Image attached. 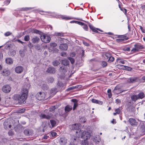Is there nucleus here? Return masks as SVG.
Instances as JSON below:
<instances>
[{
    "label": "nucleus",
    "mask_w": 145,
    "mask_h": 145,
    "mask_svg": "<svg viewBox=\"0 0 145 145\" xmlns=\"http://www.w3.org/2000/svg\"><path fill=\"white\" fill-rule=\"evenodd\" d=\"M30 86V84H27L26 86V88L25 86L23 87L22 89V94H15L13 97L14 99L17 101L20 104L24 103L27 98L28 89Z\"/></svg>",
    "instance_id": "1"
},
{
    "label": "nucleus",
    "mask_w": 145,
    "mask_h": 145,
    "mask_svg": "<svg viewBox=\"0 0 145 145\" xmlns=\"http://www.w3.org/2000/svg\"><path fill=\"white\" fill-rule=\"evenodd\" d=\"M80 133V135H78V136H77L78 134V132H76V136L78 137V136L81 137L83 139H85L84 140H82L81 142V145H88V142L87 141V140L89 139L90 137V134L89 132L86 131H84L83 130H80L79 131Z\"/></svg>",
    "instance_id": "2"
},
{
    "label": "nucleus",
    "mask_w": 145,
    "mask_h": 145,
    "mask_svg": "<svg viewBox=\"0 0 145 145\" xmlns=\"http://www.w3.org/2000/svg\"><path fill=\"white\" fill-rule=\"evenodd\" d=\"M144 45L140 43H136L134 45L133 48L131 50V52L132 53H134L141 51L144 49Z\"/></svg>",
    "instance_id": "3"
},
{
    "label": "nucleus",
    "mask_w": 145,
    "mask_h": 145,
    "mask_svg": "<svg viewBox=\"0 0 145 145\" xmlns=\"http://www.w3.org/2000/svg\"><path fill=\"white\" fill-rule=\"evenodd\" d=\"M80 136L78 137L75 135L71 136V142L69 145H77V142L79 140Z\"/></svg>",
    "instance_id": "4"
},
{
    "label": "nucleus",
    "mask_w": 145,
    "mask_h": 145,
    "mask_svg": "<svg viewBox=\"0 0 145 145\" xmlns=\"http://www.w3.org/2000/svg\"><path fill=\"white\" fill-rule=\"evenodd\" d=\"M40 39L42 42L45 43H49L51 40L49 36L44 35L41 36Z\"/></svg>",
    "instance_id": "5"
},
{
    "label": "nucleus",
    "mask_w": 145,
    "mask_h": 145,
    "mask_svg": "<svg viewBox=\"0 0 145 145\" xmlns=\"http://www.w3.org/2000/svg\"><path fill=\"white\" fill-rule=\"evenodd\" d=\"M45 97V94L43 92H39L36 95V98L39 100H41L44 99Z\"/></svg>",
    "instance_id": "6"
},
{
    "label": "nucleus",
    "mask_w": 145,
    "mask_h": 145,
    "mask_svg": "<svg viewBox=\"0 0 145 145\" xmlns=\"http://www.w3.org/2000/svg\"><path fill=\"white\" fill-rule=\"evenodd\" d=\"M72 109V106L70 105H68L66 106L65 108V113L62 115L64 118H65L67 115V113L70 111Z\"/></svg>",
    "instance_id": "7"
},
{
    "label": "nucleus",
    "mask_w": 145,
    "mask_h": 145,
    "mask_svg": "<svg viewBox=\"0 0 145 145\" xmlns=\"http://www.w3.org/2000/svg\"><path fill=\"white\" fill-rule=\"evenodd\" d=\"M81 127V125L80 123H76L72 124V129L78 130L80 129ZM80 130H83L84 131H85V130L84 131L82 129H80V130H78L77 131H78V135H77L78 136V134L79 135H80V133H79V131H80Z\"/></svg>",
    "instance_id": "8"
},
{
    "label": "nucleus",
    "mask_w": 145,
    "mask_h": 145,
    "mask_svg": "<svg viewBox=\"0 0 145 145\" xmlns=\"http://www.w3.org/2000/svg\"><path fill=\"white\" fill-rule=\"evenodd\" d=\"M140 133L141 135L145 134V128L144 123H141L139 125Z\"/></svg>",
    "instance_id": "9"
},
{
    "label": "nucleus",
    "mask_w": 145,
    "mask_h": 145,
    "mask_svg": "<svg viewBox=\"0 0 145 145\" xmlns=\"http://www.w3.org/2000/svg\"><path fill=\"white\" fill-rule=\"evenodd\" d=\"M2 90L4 92L8 93L10 91L11 88L9 85H6L3 86Z\"/></svg>",
    "instance_id": "10"
},
{
    "label": "nucleus",
    "mask_w": 145,
    "mask_h": 145,
    "mask_svg": "<svg viewBox=\"0 0 145 145\" xmlns=\"http://www.w3.org/2000/svg\"><path fill=\"white\" fill-rule=\"evenodd\" d=\"M24 134L27 136H32L33 134V131L31 129H27L24 131Z\"/></svg>",
    "instance_id": "11"
},
{
    "label": "nucleus",
    "mask_w": 145,
    "mask_h": 145,
    "mask_svg": "<svg viewBox=\"0 0 145 145\" xmlns=\"http://www.w3.org/2000/svg\"><path fill=\"white\" fill-rule=\"evenodd\" d=\"M59 142L60 145H64L67 143V140L65 137H61L59 140Z\"/></svg>",
    "instance_id": "12"
},
{
    "label": "nucleus",
    "mask_w": 145,
    "mask_h": 145,
    "mask_svg": "<svg viewBox=\"0 0 145 145\" xmlns=\"http://www.w3.org/2000/svg\"><path fill=\"white\" fill-rule=\"evenodd\" d=\"M56 69L54 68L50 67L47 69L46 72L50 74H54L56 72Z\"/></svg>",
    "instance_id": "13"
},
{
    "label": "nucleus",
    "mask_w": 145,
    "mask_h": 145,
    "mask_svg": "<svg viewBox=\"0 0 145 145\" xmlns=\"http://www.w3.org/2000/svg\"><path fill=\"white\" fill-rule=\"evenodd\" d=\"M40 117L42 118L46 119H50L52 116L51 114L48 112V115H46L44 114H42L40 115Z\"/></svg>",
    "instance_id": "14"
},
{
    "label": "nucleus",
    "mask_w": 145,
    "mask_h": 145,
    "mask_svg": "<svg viewBox=\"0 0 145 145\" xmlns=\"http://www.w3.org/2000/svg\"><path fill=\"white\" fill-rule=\"evenodd\" d=\"M24 70L23 67L21 66L17 67L15 69V71L17 73H20L22 72Z\"/></svg>",
    "instance_id": "15"
},
{
    "label": "nucleus",
    "mask_w": 145,
    "mask_h": 145,
    "mask_svg": "<svg viewBox=\"0 0 145 145\" xmlns=\"http://www.w3.org/2000/svg\"><path fill=\"white\" fill-rule=\"evenodd\" d=\"M129 122L131 125H137V122L136 120L133 118H130L129 120Z\"/></svg>",
    "instance_id": "16"
},
{
    "label": "nucleus",
    "mask_w": 145,
    "mask_h": 145,
    "mask_svg": "<svg viewBox=\"0 0 145 145\" xmlns=\"http://www.w3.org/2000/svg\"><path fill=\"white\" fill-rule=\"evenodd\" d=\"M59 48L61 50H66L68 48V45L67 44H62L59 46Z\"/></svg>",
    "instance_id": "17"
},
{
    "label": "nucleus",
    "mask_w": 145,
    "mask_h": 145,
    "mask_svg": "<svg viewBox=\"0 0 145 145\" xmlns=\"http://www.w3.org/2000/svg\"><path fill=\"white\" fill-rule=\"evenodd\" d=\"M31 40L33 43H37L39 41L40 39L37 36H34L32 38Z\"/></svg>",
    "instance_id": "18"
},
{
    "label": "nucleus",
    "mask_w": 145,
    "mask_h": 145,
    "mask_svg": "<svg viewBox=\"0 0 145 145\" xmlns=\"http://www.w3.org/2000/svg\"><path fill=\"white\" fill-rule=\"evenodd\" d=\"M10 71L7 69H5L3 71V75L4 76H8L10 74Z\"/></svg>",
    "instance_id": "19"
},
{
    "label": "nucleus",
    "mask_w": 145,
    "mask_h": 145,
    "mask_svg": "<svg viewBox=\"0 0 145 145\" xmlns=\"http://www.w3.org/2000/svg\"><path fill=\"white\" fill-rule=\"evenodd\" d=\"M93 140L95 143H98L100 140V137L99 135H97L93 138Z\"/></svg>",
    "instance_id": "20"
},
{
    "label": "nucleus",
    "mask_w": 145,
    "mask_h": 145,
    "mask_svg": "<svg viewBox=\"0 0 145 145\" xmlns=\"http://www.w3.org/2000/svg\"><path fill=\"white\" fill-rule=\"evenodd\" d=\"M91 101L93 103L97 104H98L100 105H102L103 104V102L102 101H101L95 99H92L91 100Z\"/></svg>",
    "instance_id": "21"
},
{
    "label": "nucleus",
    "mask_w": 145,
    "mask_h": 145,
    "mask_svg": "<svg viewBox=\"0 0 145 145\" xmlns=\"http://www.w3.org/2000/svg\"><path fill=\"white\" fill-rule=\"evenodd\" d=\"M137 95L138 99H142L145 97V95L143 92H140Z\"/></svg>",
    "instance_id": "22"
},
{
    "label": "nucleus",
    "mask_w": 145,
    "mask_h": 145,
    "mask_svg": "<svg viewBox=\"0 0 145 145\" xmlns=\"http://www.w3.org/2000/svg\"><path fill=\"white\" fill-rule=\"evenodd\" d=\"M89 26L90 29H91V30H92V31L93 32H98L97 30L101 31L100 29L98 28H96L94 27L92 25L89 24Z\"/></svg>",
    "instance_id": "23"
},
{
    "label": "nucleus",
    "mask_w": 145,
    "mask_h": 145,
    "mask_svg": "<svg viewBox=\"0 0 145 145\" xmlns=\"http://www.w3.org/2000/svg\"><path fill=\"white\" fill-rule=\"evenodd\" d=\"M59 70L61 72L65 73L67 71V69L66 67L62 66L60 67Z\"/></svg>",
    "instance_id": "24"
},
{
    "label": "nucleus",
    "mask_w": 145,
    "mask_h": 145,
    "mask_svg": "<svg viewBox=\"0 0 145 145\" xmlns=\"http://www.w3.org/2000/svg\"><path fill=\"white\" fill-rule=\"evenodd\" d=\"M50 122L52 127V128H53L57 125L56 122L54 120H51L50 121Z\"/></svg>",
    "instance_id": "25"
},
{
    "label": "nucleus",
    "mask_w": 145,
    "mask_h": 145,
    "mask_svg": "<svg viewBox=\"0 0 145 145\" xmlns=\"http://www.w3.org/2000/svg\"><path fill=\"white\" fill-rule=\"evenodd\" d=\"M136 80V78L132 77L129 78L127 81L129 83H133L135 82Z\"/></svg>",
    "instance_id": "26"
},
{
    "label": "nucleus",
    "mask_w": 145,
    "mask_h": 145,
    "mask_svg": "<svg viewBox=\"0 0 145 145\" xmlns=\"http://www.w3.org/2000/svg\"><path fill=\"white\" fill-rule=\"evenodd\" d=\"M57 85L60 88H59V89H65V87L64 86L63 84L61 82H58Z\"/></svg>",
    "instance_id": "27"
},
{
    "label": "nucleus",
    "mask_w": 145,
    "mask_h": 145,
    "mask_svg": "<svg viewBox=\"0 0 145 145\" xmlns=\"http://www.w3.org/2000/svg\"><path fill=\"white\" fill-rule=\"evenodd\" d=\"M61 63L64 65H67L69 64V61L67 59H64L61 61Z\"/></svg>",
    "instance_id": "28"
},
{
    "label": "nucleus",
    "mask_w": 145,
    "mask_h": 145,
    "mask_svg": "<svg viewBox=\"0 0 145 145\" xmlns=\"http://www.w3.org/2000/svg\"><path fill=\"white\" fill-rule=\"evenodd\" d=\"M128 37L125 38L124 39H117L116 40V41L118 43H122L123 41L129 39Z\"/></svg>",
    "instance_id": "29"
},
{
    "label": "nucleus",
    "mask_w": 145,
    "mask_h": 145,
    "mask_svg": "<svg viewBox=\"0 0 145 145\" xmlns=\"http://www.w3.org/2000/svg\"><path fill=\"white\" fill-rule=\"evenodd\" d=\"M137 97V95H132L131 97V100L135 102L138 99Z\"/></svg>",
    "instance_id": "30"
},
{
    "label": "nucleus",
    "mask_w": 145,
    "mask_h": 145,
    "mask_svg": "<svg viewBox=\"0 0 145 145\" xmlns=\"http://www.w3.org/2000/svg\"><path fill=\"white\" fill-rule=\"evenodd\" d=\"M6 62L8 64H12L13 63L12 59L10 58H7L6 59Z\"/></svg>",
    "instance_id": "31"
},
{
    "label": "nucleus",
    "mask_w": 145,
    "mask_h": 145,
    "mask_svg": "<svg viewBox=\"0 0 145 145\" xmlns=\"http://www.w3.org/2000/svg\"><path fill=\"white\" fill-rule=\"evenodd\" d=\"M50 93L52 95H55L57 92L56 89L55 88H52L50 90Z\"/></svg>",
    "instance_id": "32"
},
{
    "label": "nucleus",
    "mask_w": 145,
    "mask_h": 145,
    "mask_svg": "<svg viewBox=\"0 0 145 145\" xmlns=\"http://www.w3.org/2000/svg\"><path fill=\"white\" fill-rule=\"evenodd\" d=\"M120 90V89L118 86H116L115 87V89H114V90L115 91H116V93H118L123 92L127 90H121L119 91V92L118 91V90Z\"/></svg>",
    "instance_id": "33"
},
{
    "label": "nucleus",
    "mask_w": 145,
    "mask_h": 145,
    "mask_svg": "<svg viewBox=\"0 0 145 145\" xmlns=\"http://www.w3.org/2000/svg\"><path fill=\"white\" fill-rule=\"evenodd\" d=\"M79 120L81 123H84L86 122V119L84 117H81L80 118Z\"/></svg>",
    "instance_id": "34"
},
{
    "label": "nucleus",
    "mask_w": 145,
    "mask_h": 145,
    "mask_svg": "<svg viewBox=\"0 0 145 145\" xmlns=\"http://www.w3.org/2000/svg\"><path fill=\"white\" fill-rule=\"evenodd\" d=\"M52 64L54 66H57L60 64V63L59 61L56 60L53 61Z\"/></svg>",
    "instance_id": "35"
},
{
    "label": "nucleus",
    "mask_w": 145,
    "mask_h": 145,
    "mask_svg": "<svg viewBox=\"0 0 145 145\" xmlns=\"http://www.w3.org/2000/svg\"><path fill=\"white\" fill-rule=\"evenodd\" d=\"M56 108H57V106H52L49 108V111L50 112H52Z\"/></svg>",
    "instance_id": "36"
},
{
    "label": "nucleus",
    "mask_w": 145,
    "mask_h": 145,
    "mask_svg": "<svg viewBox=\"0 0 145 145\" xmlns=\"http://www.w3.org/2000/svg\"><path fill=\"white\" fill-rule=\"evenodd\" d=\"M60 18L62 19H65V20H69L71 19L70 17L66 16L64 15L61 16Z\"/></svg>",
    "instance_id": "37"
},
{
    "label": "nucleus",
    "mask_w": 145,
    "mask_h": 145,
    "mask_svg": "<svg viewBox=\"0 0 145 145\" xmlns=\"http://www.w3.org/2000/svg\"><path fill=\"white\" fill-rule=\"evenodd\" d=\"M54 79L52 77H50L48 78V79L47 81L48 83H52L54 81Z\"/></svg>",
    "instance_id": "38"
},
{
    "label": "nucleus",
    "mask_w": 145,
    "mask_h": 145,
    "mask_svg": "<svg viewBox=\"0 0 145 145\" xmlns=\"http://www.w3.org/2000/svg\"><path fill=\"white\" fill-rule=\"evenodd\" d=\"M121 108L120 107L116 109L115 111L117 113V114H119L121 112Z\"/></svg>",
    "instance_id": "39"
},
{
    "label": "nucleus",
    "mask_w": 145,
    "mask_h": 145,
    "mask_svg": "<svg viewBox=\"0 0 145 145\" xmlns=\"http://www.w3.org/2000/svg\"><path fill=\"white\" fill-rule=\"evenodd\" d=\"M74 102L73 107V110H74L76 108L78 105V103L77 101H73Z\"/></svg>",
    "instance_id": "40"
},
{
    "label": "nucleus",
    "mask_w": 145,
    "mask_h": 145,
    "mask_svg": "<svg viewBox=\"0 0 145 145\" xmlns=\"http://www.w3.org/2000/svg\"><path fill=\"white\" fill-rule=\"evenodd\" d=\"M107 93L108 94V96L109 98H111L112 96L111 93V90L110 89H108L107 90Z\"/></svg>",
    "instance_id": "41"
},
{
    "label": "nucleus",
    "mask_w": 145,
    "mask_h": 145,
    "mask_svg": "<svg viewBox=\"0 0 145 145\" xmlns=\"http://www.w3.org/2000/svg\"><path fill=\"white\" fill-rule=\"evenodd\" d=\"M119 7L120 8L121 10L125 14H126L127 13V10L126 9L124 8H123L121 7L120 5H119Z\"/></svg>",
    "instance_id": "42"
},
{
    "label": "nucleus",
    "mask_w": 145,
    "mask_h": 145,
    "mask_svg": "<svg viewBox=\"0 0 145 145\" xmlns=\"http://www.w3.org/2000/svg\"><path fill=\"white\" fill-rule=\"evenodd\" d=\"M42 88L44 90H47L48 88V85L45 84H44L42 85Z\"/></svg>",
    "instance_id": "43"
},
{
    "label": "nucleus",
    "mask_w": 145,
    "mask_h": 145,
    "mask_svg": "<svg viewBox=\"0 0 145 145\" xmlns=\"http://www.w3.org/2000/svg\"><path fill=\"white\" fill-rule=\"evenodd\" d=\"M57 45V44L56 43H51L50 44V46L51 48H55Z\"/></svg>",
    "instance_id": "44"
},
{
    "label": "nucleus",
    "mask_w": 145,
    "mask_h": 145,
    "mask_svg": "<svg viewBox=\"0 0 145 145\" xmlns=\"http://www.w3.org/2000/svg\"><path fill=\"white\" fill-rule=\"evenodd\" d=\"M76 88V86H75V87L74 86H72V87H70L68 88H67L66 90V91H68L74 89Z\"/></svg>",
    "instance_id": "45"
},
{
    "label": "nucleus",
    "mask_w": 145,
    "mask_h": 145,
    "mask_svg": "<svg viewBox=\"0 0 145 145\" xmlns=\"http://www.w3.org/2000/svg\"><path fill=\"white\" fill-rule=\"evenodd\" d=\"M69 60L70 61L71 63L72 64H73L74 63L75 60L73 58L71 57H69L68 58Z\"/></svg>",
    "instance_id": "46"
},
{
    "label": "nucleus",
    "mask_w": 145,
    "mask_h": 145,
    "mask_svg": "<svg viewBox=\"0 0 145 145\" xmlns=\"http://www.w3.org/2000/svg\"><path fill=\"white\" fill-rule=\"evenodd\" d=\"M114 60V57L111 56L109 57V59L108 60V61L109 62H111L113 61Z\"/></svg>",
    "instance_id": "47"
},
{
    "label": "nucleus",
    "mask_w": 145,
    "mask_h": 145,
    "mask_svg": "<svg viewBox=\"0 0 145 145\" xmlns=\"http://www.w3.org/2000/svg\"><path fill=\"white\" fill-rule=\"evenodd\" d=\"M29 39V35H26L25 36L24 38V40L25 41H28Z\"/></svg>",
    "instance_id": "48"
},
{
    "label": "nucleus",
    "mask_w": 145,
    "mask_h": 145,
    "mask_svg": "<svg viewBox=\"0 0 145 145\" xmlns=\"http://www.w3.org/2000/svg\"><path fill=\"white\" fill-rule=\"evenodd\" d=\"M107 63L105 61H103L102 62L101 65L103 67H105L106 66Z\"/></svg>",
    "instance_id": "49"
},
{
    "label": "nucleus",
    "mask_w": 145,
    "mask_h": 145,
    "mask_svg": "<svg viewBox=\"0 0 145 145\" xmlns=\"http://www.w3.org/2000/svg\"><path fill=\"white\" fill-rule=\"evenodd\" d=\"M3 125H4L5 128V129H7V126L8 125V123L7 121H5L3 123Z\"/></svg>",
    "instance_id": "50"
},
{
    "label": "nucleus",
    "mask_w": 145,
    "mask_h": 145,
    "mask_svg": "<svg viewBox=\"0 0 145 145\" xmlns=\"http://www.w3.org/2000/svg\"><path fill=\"white\" fill-rule=\"evenodd\" d=\"M117 68H119V69H124L125 68V66L123 65H117Z\"/></svg>",
    "instance_id": "51"
},
{
    "label": "nucleus",
    "mask_w": 145,
    "mask_h": 145,
    "mask_svg": "<svg viewBox=\"0 0 145 145\" xmlns=\"http://www.w3.org/2000/svg\"><path fill=\"white\" fill-rule=\"evenodd\" d=\"M12 34V33L11 32H9V31H8V32H6L4 34V35L5 36L7 37V36H8L10 35H11Z\"/></svg>",
    "instance_id": "52"
},
{
    "label": "nucleus",
    "mask_w": 145,
    "mask_h": 145,
    "mask_svg": "<svg viewBox=\"0 0 145 145\" xmlns=\"http://www.w3.org/2000/svg\"><path fill=\"white\" fill-rule=\"evenodd\" d=\"M52 50L54 53H57L59 51V50L56 47L52 48Z\"/></svg>",
    "instance_id": "53"
},
{
    "label": "nucleus",
    "mask_w": 145,
    "mask_h": 145,
    "mask_svg": "<svg viewBox=\"0 0 145 145\" xmlns=\"http://www.w3.org/2000/svg\"><path fill=\"white\" fill-rule=\"evenodd\" d=\"M83 29L86 31H87L88 29V26L87 25L84 24L83 25Z\"/></svg>",
    "instance_id": "54"
},
{
    "label": "nucleus",
    "mask_w": 145,
    "mask_h": 145,
    "mask_svg": "<svg viewBox=\"0 0 145 145\" xmlns=\"http://www.w3.org/2000/svg\"><path fill=\"white\" fill-rule=\"evenodd\" d=\"M118 38H122L123 39V38H125L126 37V35H119L118 37Z\"/></svg>",
    "instance_id": "55"
},
{
    "label": "nucleus",
    "mask_w": 145,
    "mask_h": 145,
    "mask_svg": "<svg viewBox=\"0 0 145 145\" xmlns=\"http://www.w3.org/2000/svg\"><path fill=\"white\" fill-rule=\"evenodd\" d=\"M33 33L36 34H40V32L38 30L34 29L33 31Z\"/></svg>",
    "instance_id": "56"
},
{
    "label": "nucleus",
    "mask_w": 145,
    "mask_h": 145,
    "mask_svg": "<svg viewBox=\"0 0 145 145\" xmlns=\"http://www.w3.org/2000/svg\"><path fill=\"white\" fill-rule=\"evenodd\" d=\"M124 69H126L128 71H131L132 70V68L130 67L125 66Z\"/></svg>",
    "instance_id": "57"
},
{
    "label": "nucleus",
    "mask_w": 145,
    "mask_h": 145,
    "mask_svg": "<svg viewBox=\"0 0 145 145\" xmlns=\"http://www.w3.org/2000/svg\"><path fill=\"white\" fill-rule=\"evenodd\" d=\"M61 56L63 57H66L67 56V55L65 52H62L61 53Z\"/></svg>",
    "instance_id": "58"
},
{
    "label": "nucleus",
    "mask_w": 145,
    "mask_h": 145,
    "mask_svg": "<svg viewBox=\"0 0 145 145\" xmlns=\"http://www.w3.org/2000/svg\"><path fill=\"white\" fill-rule=\"evenodd\" d=\"M51 134L52 137H54L57 135V133L54 132H52L51 133Z\"/></svg>",
    "instance_id": "59"
},
{
    "label": "nucleus",
    "mask_w": 145,
    "mask_h": 145,
    "mask_svg": "<svg viewBox=\"0 0 145 145\" xmlns=\"http://www.w3.org/2000/svg\"><path fill=\"white\" fill-rule=\"evenodd\" d=\"M32 8L31 7H27V8H22V10H27L29 9H31Z\"/></svg>",
    "instance_id": "60"
},
{
    "label": "nucleus",
    "mask_w": 145,
    "mask_h": 145,
    "mask_svg": "<svg viewBox=\"0 0 145 145\" xmlns=\"http://www.w3.org/2000/svg\"><path fill=\"white\" fill-rule=\"evenodd\" d=\"M76 24H78L80 25H83L84 24L83 23L81 22H80L77 21H76Z\"/></svg>",
    "instance_id": "61"
},
{
    "label": "nucleus",
    "mask_w": 145,
    "mask_h": 145,
    "mask_svg": "<svg viewBox=\"0 0 145 145\" xmlns=\"http://www.w3.org/2000/svg\"><path fill=\"white\" fill-rule=\"evenodd\" d=\"M142 82H145V76L142 77L141 80Z\"/></svg>",
    "instance_id": "62"
},
{
    "label": "nucleus",
    "mask_w": 145,
    "mask_h": 145,
    "mask_svg": "<svg viewBox=\"0 0 145 145\" xmlns=\"http://www.w3.org/2000/svg\"><path fill=\"white\" fill-rule=\"evenodd\" d=\"M140 28L142 32L143 33H144L145 32V30L142 28V27L141 26H140Z\"/></svg>",
    "instance_id": "63"
},
{
    "label": "nucleus",
    "mask_w": 145,
    "mask_h": 145,
    "mask_svg": "<svg viewBox=\"0 0 145 145\" xmlns=\"http://www.w3.org/2000/svg\"><path fill=\"white\" fill-rule=\"evenodd\" d=\"M8 134L9 135H10V136H12V135H13V132L12 131H9L8 132Z\"/></svg>",
    "instance_id": "64"
}]
</instances>
